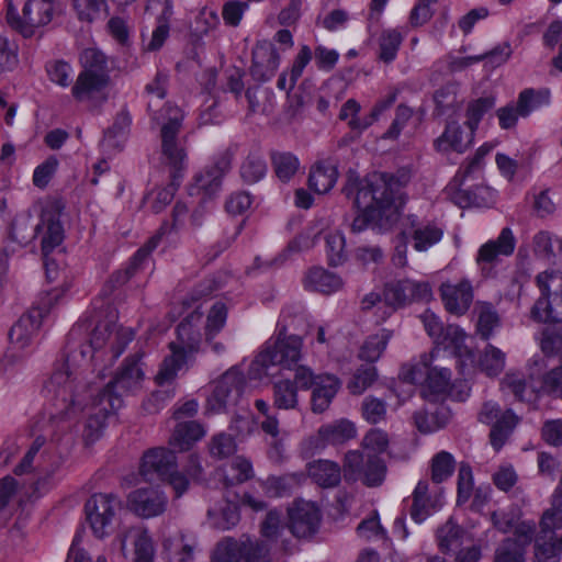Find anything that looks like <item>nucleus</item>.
I'll list each match as a JSON object with an SVG mask.
<instances>
[{
	"mask_svg": "<svg viewBox=\"0 0 562 562\" xmlns=\"http://www.w3.org/2000/svg\"><path fill=\"white\" fill-rule=\"evenodd\" d=\"M244 562H265L269 549L263 541H246L241 542Z\"/></svg>",
	"mask_w": 562,
	"mask_h": 562,
	"instance_id": "nucleus-64",
	"label": "nucleus"
},
{
	"mask_svg": "<svg viewBox=\"0 0 562 562\" xmlns=\"http://www.w3.org/2000/svg\"><path fill=\"white\" fill-rule=\"evenodd\" d=\"M547 368L542 356H533L528 363L529 381L517 372H507L501 381V387L506 393H512L518 401L533 403L538 400L541 392L562 393V364L544 376L543 370Z\"/></svg>",
	"mask_w": 562,
	"mask_h": 562,
	"instance_id": "nucleus-4",
	"label": "nucleus"
},
{
	"mask_svg": "<svg viewBox=\"0 0 562 562\" xmlns=\"http://www.w3.org/2000/svg\"><path fill=\"white\" fill-rule=\"evenodd\" d=\"M340 387L339 380L333 374H318V381L312 392V411L324 413Z\"/></svg>",
	"mask_w": 562,
	"mask_h": 562,
	"instance_id": "nucleus-31",
	"label": "nucleus"
},
{
	"mask_svg": "<svg viewBox=\"0 0 562 562\" xmlns=\"http://www.w3.org/2000/svg\"><path fill=\"white\" fill-rule=\"evenodd\" d=\"M559 311H561L560 306H557L550 297L541 294L531 310V316L537 322H558L562 321V314H559Z\"/></svg>",
	"mask_w": 562,
	"mask_h": 562,
	"instance_id": "nucleus-50",
	"label": "nucleus"
},
{
	"mask_svg": "<svg viewBox=\"0 0 562 562\" xmlns=\"http://www.w3.org/2000/svg\"><path fill=\"white\" fill-rule=\"evenodd\" d=\"M109 85L108 71L82 70L71 88V94L78 102H102L106 99L105 89Z\"/></svg>",
	"mask_w": 562,
	"mask_h": 562,
	"instance_id": "nucleus-20",
	"label": "nucleus"
},
{
	"mask_svg": "<svg viewBox=\"0 0 562 562\" xmlns=\"http://www.w3.org/2000/svg\"><path fill=\"white\" fill-rule=\"evenodd\" d=\"M308 476L322 487L336 486L341 479L340 467L330 460H316L307 465Z\"/></svg>",
	"mask_w": 562,
	"mask_h": 562,
	"instance_id": "nucleus-33",
	"label": "nucleus"
},
{
	"mask_svg": "<svg viewBox=\"0 0 562 562\" xmlns=\"http://www.w3.org/2000/svg\"><path fill=\"white\" fill-rule=\"evenodd\" d=\"M430 296L431 289L428 283H416L411 280H403L389 289V306L398 308L413 301H427Z\"/></svg>",
	"mask_w": 562,
	"mask_h": 562,
	"instance_id": "nucleus-28",
	"label": "nucleus"
},
{
	"mask_svg": "<svg viewBox=\"0 0 562 562\" xmlns=\"http://www.w3.org/2000/svg\"><path fill=\"white\" fill-rule=\"evenodd\" d=\"M272 165L277 177L288 181L299 169V159L291 153H276L272 155Z\"/></svg>",
	"mask_w": 562,
	"mask_h": 562,
	"instance_id": "nucleus-54",
	"label": "nucleus"
},
{
	"mask_svg": "<svg viewBox=\"0 0 562 562\" xmlns=\"http://www.w3.org/2000/svg\"><path fill=\"white\" fill-rule=\"evenodd\" d=\"M476 366L490 378L498 376L506 366V353L498 347L487 344L480 352Z\"/></svg>",
	"mask_w": 562,
	"mask_h": 562,
	"instance_id": "nucleus-39",
	"label": "nucleus"
},
{
	"mask_svg": "<svg viewBox=\"0 0 562 562\" xmlns=\"http://www.w3.org/2000/svg\"><path fill=\"white\" fill-rule=\"evenodd\" d=\"M162 549L173 554L177 562H188L192 560L195 543L192 539H188L183 535L166 538L162 541Z\"/></svg>",
	"mask_w": 562,
	"mask_h": 562,
	"instance_id": "nucleus-47",
	"label": "nucleus"
},
{
	"mask_svg": "<svg viewBox=\"0 0 562 562\" xmlns=\"http://www.w3.org/2000/svg\"><path fill=\"white\" fill-rule=\"evenodd\" d=\"M115 541L124 558L128 557L127 544L134 550V562H153L155 557V544L148 530L144 527H130L117 535Z\"/></svg>",
	"mask_w": 562,
	"mask_h": 562,
	"instance_id": "nucleus-19",
	"label": "nucleus"
},
{
	"mask_svg": "<svg viewBox=\"0 0 562 562\" xmlns=\"http://www.w3.org/2000/svg\"><path fill=\"white\" fill-rule=\"evenodd\" d=\"M415 425L420 432L431 434L443 428L450 419V411L445 406L429 407L416 413Z\"/></svg>",
	"mask_w": 562,
	"mask_h": 562,
	"instance_id": "nucleus-36",
	"label": "nucleus"
},
{
	"mask_svg": "<svg viewBox=\"0 0 562 562\" xmlns=\"http://www.w3.org/2000/svg\"><path fill=\"white\" fill-rule=\"evenodd\" d=\"M454 458L447 451L436 453L431 459L430 472L435 483L446 481L454 471Z\"/></svg>",
	"mask_w": 562,
	"mask_h": 562,
	"instance_id": "nucleus-49",
	"label": "nucleus"
},
{
	"mask_svg": "<svg viewBox=\"0 0 562 562\" xmlns=\"http://www.w3.org/2000/svg\"><path fill=\"white\" fill-rule=\"evenodd\" d=\"M224 170L214 166L195 178V184L199 190L205 194L212 195L221 186V179Z\"/></svg>",
	"mask_w": 562,
	"mask_h": 562,
	"instance_id": "nucleus-59",
	"label": "nucleus"
},
{
	"mask_svg": "<svg viewBox=\"0 0 562 562\" xmlns=\"http://www.w3.org/2000/svg\"><path fill=\"white\" fill-rule=\"evenodd\" d=\"M344 193L348 198L353 196V204L360 212L351 224V231L359 233L371 226L382 234L386 213V175L372 172L360 180L350 172Z\"/></svg>",
	"mask_w": 562,
	"mask_h": 562,
	"instance_id": "nucleus-2",
	"label": "nucleus"
},
{
	"mask_svg": "<svg viewBox=\"0 0 562 562\" xmlns=\"http://www.w3.org/2000/svg\"><path fill=\"white\" fill-rule=\"evenodd\" d=\"M204 436L205 429L199 422L191 420L179 423L173 430L170 445L181 451H187Z\"/></svg>",
	"mask_w": 562,
	"mask_h": 562,
	"instance_id": "nucleus-35",
	"label": "nucleus"
},
{
	"mask_svg": "<svg viewBox=\"0 0 562 562\" xmlns=\"http://www.w3.org/2000/svg\"><path fill=\"white\" fill-rule=\"evenodd\" d=\"M536 282L541 294L550 297L557 306H560L559 314H562V271L546 270L537 276Z\"/></svg>",
	"mask_w": 562,
	"mask_h": 562,
	"instance_id": "nucleus-43",
	"label": "nucleus"
},
{
	"mask_svg": "<svg viewBox=\"0 0 562 562\" xmlns=\"http://www.w3.org/2000/svg\"><path fill=\"white\" fill-rule=\"evenodd\" d=\"M468 336L463 329L456 325H449L445 328L441 339L437 342L443 349L450 350L460 359L473 360L471 349L467 346Z\"/></svg>",
	"mask_w": 562,
	"mask_h": 562,
	"instance_id": "nucleus-38",
	"label": "nucleus"
},
{
	"mask_svg": "<svg viewBox=\"0 0 562 562\" xmlns=\"http://www.w3.org/2000/svg\"><path fill=\"white\" fill-rule=\"evenodd\" d=\"M260 427L266 435L270 436V458L274 461H281L284 458L285 448L278 418L272 415H267V418L261 422Z\"/></svg>",
	"mask_w": 562,
	"mask_h": 562,
	"instance_id": "nucleus-46",
	"label": "nucleus"
},
{
	"mask_svg": "<svg viewBox=\"0 0 562 562\" xmlns=\"http://www.w3.org/2000/svg\"><path fill=\"white\" fill-rule=\"evenodd\" d=\"M476 329L483 339H490L496 329L501 327V318L496 310L488 303H477Z\"/></svg>",
	"mask_w": 562,
	"mask_h": 562,
	"instance_id": "nucleus-45",
	"label": "nucleus"
},
{
	"mask_svg": "<svg viewBox=\"0 0 562 562\" xmlns=\"http://www.w3.org/2000/svg\"><path fill=\"white\" fill-rule=\"evenodd\" d=\"M362 448L368 458L364 483L368 486L380 485L384 477L383 460L380 456L386 451V434L379 428L371 429L363 437Z\"/></svg>",
	"mask_w": 562,
	"mask_h": 562,
	"instance_id": "nucleus-16",
	"label": "nucleus"
},
{
	"mask_svg": "<svg viewBox=\"0 0 562 562\" xmlns=\"http://www.w3.org/2000/svg\"><path fill=\"white\" fill-rule=\"evenodd\" d=\"M108 409H110L109 405L104 406L98 413L88 417L82 432V438L87 446L92 445L101 437L106 418L105 413Z\"/></svg>",
	"mask_w": 562,
	"mask_h": 562,
	"instance_id": "nucleus-56",
	"label": "nucleus"
},
{
	"mask_svg": "<svg viewBox=\"0 0 562 562\" xmlns=\"http://www.w3.org/2000/svg\"><path fill=\"white\" fill-rule=\"evenodd\" d=\"M495 105V99L493 97H485L474 100L469 103L465 111V121L463 125L475 133L481 120Z\"/></svg>",
	"mask_w": 562,
	"mask_h": 562,
	"instance_id": "nucleus-48",
	"label": "nucleus"
},
{
	"mask_svg": "<svg viewBox=\"0 0 562 562\" xmlns=\"http://www.w3.org/2000/svg\"><path fill=\"white\" fill-rule=\"evenodd\" d=\"M244 386L243 373L235 369L227 370L215 381L213 392L207 398V408L217 413L224 411L228 405L236 404Z\"/></svg>",
	"mask_w": 562,
	"mask_h": 562,
	"instance_id": "nucleus-17",
	"label": "nucleus"
},
{
	"mask_svg": "<svg viewBox=\"0 0 562 562\" xmlns=\"http://www.w3.org/2000/svg\"><path fill=\"white\" fill-rule=\"evenodd\" d=\"M306 289L329 294L342 288L344 282L339 276L323 268L310 269L304 278Z\"/></svg>",
	"mask_w": 562,
	"mask_h": 562,
	"instance_id": "nucleus-32",
	"label": "nucleus"
},
{
	"mask_svg": "<svg viewBox=\"0 0 562 562\" xmlns=\"http://www.w3.org/2000/svg\"><path fill=\"white\" fill-rule=\"evenodd\" d=\"M562 529V510L553 506L543 513L540 532L535 540L536 562H560L562 555V536L555 531Z\"/></svg>",
	"mask_w": 562,
	"mask_h": 562,
	"instance_id": "nucleus-8",
	"label": "nucleus"
},
{
	"mask_svg": "<svg viewBox=\"0 0 562 562\" xmlns=\"http://www.w3.org/2000/svg\"><path fill=\"white\" fill-rule=\"evenodd\" d=\"M142 357L143 353L137 352L125 360L116 376L99 393V400H94L95 404H103L106 401L109 408L114 411L121 407V396L142 389L144 381V372L139 364Z\"/></svg>",
	"mask_w": 562,
	"mask_h": 562,
	"instance_id": "nucleus-7",
	"label": "nucleus"
},
{
	"mask_svg": "<svg viewBox=\"0 0 562 562\" xmlns=\"http://www.w3.org/2000/svg\"><path fill=\"white\" fill-rule=\"evenodd\" d=\"M168 503L167 494L154 486L136 488L126 499L128 510L142 519L162 516L167 512Z\"/></svg>",
	"mask_w": 562,
	"mask_h": 562,
	"instance_id": "nucleus-14",
	"label": "nucleus"
},
{
	"mask_svg": "<svg viewBox=\"0 0 562 562\" xmlns=\"http://www.w3.org/2000/svg\"><path fill=\"white\" fill-rule=\"evenodd\" d=\"M440 294L446 310L456 315H463L473 301V288L469 280L442 283Z\"/></svg>",
	"mask_w": 562,
	"mask_h": 562,
	"instance_id": "nucleus-23",
	"label": "nucleus"
},
{
	"mask_svg": "<svg viewBox=\"0 0 562 562\" xmlns=\"http://www.w3.org/2000/svg\"><path fill=\"white\" fill-rule=\"evenodd\" d=\"M516 248V238L509 227H504L497 238L490 239L480 246L475 262L484 274L491 270V266L496 263L501 257H509Z\"/></svg>",
	"mask_w": 562,
	"mask_h": 562,
	"instance_id": "nucleus-18",
	"label": "nucleus"
},
{
	"mask_svg": "<svg viewBox=\"0 0 562 562\" xmlns=\"http://www.w3.org/2000/svg\"><path fill=\"white\" fill-rule=\"evenodd\" d=\"M474 133L456 120L447 123L442 134L435 140V147L440 153H464L472 144Z\"/></svg>",
	"mask_w": 562,
	"mask_h": 562,
	"instance_id": "nucleus-25",
	"label": "nucleus"
},
{
	"mask_svg": "<svg viewBox=\"0 0 562 562\" xmlns=\"http://www.w3.org/2000/svg\"><path fill=\"white\" fill-rule=\"evenodd\" d=\"M550 92L547 89H525L517 98L516 104L522 119L547 108L550 104Z\"/></svg>",
	"mask_w": 562,
	"mask_h": 562,
	"instance_id": "nucleus-41",
	"label": "nucleus"
},
{
	"mask_svg": "<svg viewBox=\"0 0 562 562\" xmlns=\"http://www.w3.org/2000/svg\"><path fill=\"white\" fill-rule=\"evenodd\" d=\"M133 339V331L128 328H116L111 322H100L91 333L90 345L93 349H101L110 345L114 357H119L126 345Z\"/></svg>",
	"mask_w": 562,
	"mask_h": 562,
	"instance_id": "nucleus-21",
	"label": "nucleus"
},
{
	"mask_svg": "<svg viewBox=\"0 0 562 562\" xmlns=\"http://www.w3.org/2000/svg\"><path fill=\"white\" fill-rule=\"evenodd\" d=\"M236 451V443L232 436L218 434L210 442V453L217 459H225Z\"/></svg>",
	"mask_w": 562,
	"mask_h": 562,
	"instance_id": "nucleus-60",
	"label": "nucleus"
},
{
	"mask_svg": "<svg viewBox=\"0 0 562 562\" xmlns=\"http://www.w3.org/2000/svg\"><path fill=\"white\" fill-rule=\"evenodd\" d=\"M121 501L113 494L98 493L88 498L85 504L86 519L97 538H104L117 512Z\"/></svg>",
	"mask_w": 562,
	"mask_h": 562,
	"instance_id": "nucleus-11",
	"label": "nucleus"
},
{
	"mask_svg": "<svg viewBox=\"0 0 562 562\" xmlns=\"http://www.w3.org/2000/svg\"><path fill=\"white\" fill-rule=\"evenodd\" d=\"M303 339L295 335L279 336L273 345L268 346L257 357L256 363L263 368L279 366L293 370L302 358Z\"/></svg>",
	"mask_w": 562,
	"mask_h": 562,
	"instance_id": "nucleus-13",
	"label": "nucleus"
},
{
	"mask_svg": "<svg viewBox=\"0 0 562 562\" xmlns=\"http://www.w3.org/2000/svg\"><path fill=\"white\" fill-rule=\"evenodd\" d=\"M176 468L177 458L175 453L167 448L157 447L144 453L139 472L145 477L151 473H156L164 480Z\"/></svg>",
	"mask_w": 562,
	"mask_h": 562,
	"instance_id": "nucleus-26",
	"label": "nucleus"
},
{
	"mask_svg": "<svg viewBox=\"0 0 562 562\" xmlns=\"http://www.w3.org/2000/svg\"><path fill=\"white\" fill-rule=\"evenodd\" d=\"M169 119L160 130V166L173 182L181 181L188 165L187 148L178 134L183 114L177 106H168Z\"/></svg>",
	"mask_w": 562,
	"mask_h": 562,
	"instance_id": "nucleus-5",
	"label": "nucleus"
},
{
	"mask_svg": "<svg viewBox=\"0 0 562 562\" xmlns=\"http://www.w3.org/2000/svg\"><path fill=\"white\" fill-rule=\"evenodd\" d=\"M338 178L336 166L329 162H318L312 167L308 186L318 194L327 193L333 189Z\"/></svg>",
	"mask_w": 562,
	"mask_h": 562,
	"instance_id": "nucleus-37",
	"label": "nucleus"
},
{
	"mask_svg": "<svg viewBox=\"0 0 562 562\" xmlns=\"http://www.w3.org/2000/svg\"><path fill=\"white\" fill-rule=\"evenodd\" d=\"M202 319L203 313L196 308L178 325L177 340L169 342L170 353L164 358L155 375V382L158 385L172 384L178 372L188 368L193 361L200 350Z\"/></svg>",
	"mask_w": 562,
	"mask_h": 562,
	"instance_id": "nucleus-3",
	"label": "nucleus"
},
{
	"mask_svg": "<svg viewBox=\"0 0 562 562\" xmlns=\"http://www.w3.org/2000/svg\"><path fill=\"white\" fill-rule=\"evenodd\" d=\"M326 252L330 265H339L345 259L346 240L342 232L328 231L325 235Z\"/></svg>",
	"mask_w": 562,
	"mask_h": 562,
	"instance_id": "nucleus-53",
	"label": "nucleus"
},
{
	"mask_svg": "<svg viewBox=\"0 0 562 562\" xmlns=\"http://www.w3.org/2000/svg\"><path fill=\"white\" fill-rule=\"evenodd\" d=\"M49 386L65 404L68 403L64 409L52 417V422L58 426L72 420L78 411L86 405V398L81 393H74V380L70 379L68 369L56 371L50 378Z\"/></svg>",
	"mask_w": 562,
	"mask_h": 562,
	"instance_id": "nucleus-15",
	"label": "nucleus"
},
{
	"mask_svg": "<svg viewBox=\"0 0 562 562\" xmlns=\"http://www.w3.org/2000/svg\"><path fill=\"white\" fill-rule=\"evenodd\" d=\"M241 542L225 539L217 543L212 555V562H239L241 561Z\"/></svg>",
	"mask_w": 562,
	"mask_h": 562,
	"instance_id": "nucleus-55",
	"label": "nucleus"
},
{
	"mask_svg": "<svg viewBox=\"0 0 562 562\" xmlns=\"http://www.w3.org/2000/svg\"><path fill=\"white\" fill-rule=\"evenodd\" d=\"M477 418L481 423L491 426V445L496 451L505 445L519 423V417L512 409L504 411L494 401L483 404Z\"/></svg>",
	"mask_w": 562,
	"mask_h": 562,
	"instance_id": "nucleus-12",
	"label": "nucleus"
},
{
	"mask_svg": "<svg viewBox=\"0 0 562 562\" xmlns=\"http://www.w3.org/2000/svg\"><path fill=\"white\" fill-rule=\"evenodd\" d=\"M19 15L10 5L7 12L8 24L24 37H31L36 30L47 25L55 13V0H29Z\"/></svg>",
	"mask_w": 562,
	"mask_h": 562,
	"instance_id": "nucleus-9",
	"label": "nucleus"
},
{
	"mask_svg": "<svg viewBox=\"0 0 562 562\" xmlns=\"http://www.w3.org/2000/svg\"><path fill=\"white\" fill-rule=\"evenodd\" d=\"M395 233L401 239L395 246L393 262L403 267L406 265L407 234H412L413 247L416 251H427L437 245L443 237V228L437 223L428 222L416 225L414 215L398 216L394 223L389 224V231Z\"/></svg>",
	"mask_w": 562,
	"mask_h": 562,
	"instance_id": "nucleus-6",
	"label": "nucleus"
},
{
	"mask_svg": "<svg viewBox=\"0 0 562 562\" xmlns=\"http://www.w3.org/2000/svg\"><path fill=\"white\" fill-rule=\"evenodd\" d=\"M550 323L544 327L540 338V348L547 355H553L562 348L561 321Z\"/></svg>",
	"mask_w": 562,
	"mask_h": 562,
	"instance_id": "nucleus-52",
	"label": "nucleus"
},
{
	"mask_svg": "<svg viewBox=\"0 0 562 562\" xmlns=\"http://www.w3.org/2000/svg\"><path fill=\"white\" fill-rule=\"evenodd\" d=\"M273 406L278 409H296L299 407L297 386L290 379L273 383Z\"/></svg>",
	"mask_w": 562,
	"mask_h": 562,
	"instance_id": "nucleus-44",
	"label": "nucleus"
},
{
	"mask_svg": "<svg viewBox=\"0 0 562 562\" xmlns=\"http://www.w3.org/2000/svg\"><path fill=\"white\" fill-rule=\"evenodd\" d=\"M283 531L281 515L277 510H270L261 524V536L267 541H277Z\"/></svg>",
	"mask_w": 562,
	"mask_h": 562,
	"instance_id": "nucleus-62",
	"label": "nucleus"
},
{
	"mask_svg": "<svg viewBox=\"0 0 562 562\" xmlns=\"http://www.w3.org/2000/svg\"><path fill=\"white\" fill-rule=\"evenodd\" d=\"M289 518L292 533L297 538H307L316 531L321 515L313 503L300 501L290 508Z\"/></svg>",
	"mask_w": 562,
	"mask_h": 562,
	"instance_id": "nucleus-22",
	"label": "nucleus"
},
{
	"mask_svg": "<svg viewBox=\"0 0 562 562\" xmlns=\"http://www.w3.org/2000/svg\"><path fill=\"white\" fill-rule=\"evenodd\" d=\"M267 171V166L263 159L255 156H249L241 166V177L249 183H255L263 178Z\"/></svg>",
	"mask_w": 562,
	"mask_h": 562,
	"instance_id": "nucleus-61",
	"label": "nucleus"
},
{
	"mask_svg": "<svg viewBox=\"0 0 562 562\" xmlns=\"http://www.w3.org/2000/svg\"><path fill=\"white\" fill-rule=\"evenodd\" d=\"M302 476L289 474L283 476H271L266 481V490L271 496H283L301 483Z\"/></svg>",
	"mask_w": 562,
	"mask_h": 562,
	"instance_id": "nucleus-57",
	"label": "nucleus"
},
{
	"mask_svg": "<svg viewBox=\"0 0 562 562\" xmlns=\"http://www.w3.org/2000/svg\"><path fill=\"white\" fill-rule=\"evenodd\" d=\"M492 521L494 526L503 532H508L513 529L516 538L512 540L520 546L522 551H525V547L531 542L535 533V524L532 521H519L517 517H508V515L503 512L493 513Z\"/></svg>",
	"mask_w": 562,
	"mask_h": 562,
	"instance_id": "nucleus-30",
	"label": "nucleus"
},
{
	"mask_svg": "<svg viewBox=\"0 0 562 562\" xmlns=\"http://www.w3.org/2000/svg\"><path fill=\"white\" fill-rule=\"evenodd\" d=\"M443 499L440 492H429V484L426 481H419L413 493V504L411 517L417 522H424L430 515L442 507Z\"/></svg>",
	"mask_w": 562,
	"mask_h": 562,
	"instance_id": "nucleus-24",
	"label": "nucleus"
},
{
	"mask_svg": "<svg viewBox=\"0 0 562 562\" xmlns=\"http://www.w3.org/2000/svg\"><path fill=\"white\" fill-rule=\"evenodd\" d=\"M495 562H524V551L515 541L507 539L496 550Z\"/></svg>",
	"mask_w": 562,
	"mask_h": 562,
	"instance_id": "nucleus-63",
	"label": "nucleus"
},
{
	"mask_svg": "<svg viewBox=\"0 0 562 562\" xmlns=\"http://www.w3.org/2000/svg\"><path fill=\"white\" fill-rule=\"evenodd\" d=\"M412 169L408 166L397 168L389 175V224L393 221L392 214L400 215V211L407 201V187L412 180Z\"/></svg>",
	"mask_w": 562,
	"mask_h": 562,
	"instance_id": "nucleus-27",
	"label": "nucleus"
},
{
	"mask_svg": "<svg viewBox=\"0 0 562 562\" xmlns=\"http://www.w3.org/2000/svg\"><path fill=\"white\" fill-rule=\"evenodd\" d=\"M226 316L227 310L223 303L217 302L212 306L205 324V338L207 341H211L213 336L223 328Z\"/></svg>",
	"mask_w": 562,
	"mask_h": 562,
	"instance_id": "nucleus-58",
	"label": "nucleus"
},
{
	"mask_svg": "<svg viewBox=\"0 0 562 562\" xmlns=\"http://www.w3.org/2000/svg\"><path fill=\"white\" fill-rule=\"evenodd\" d=\"M44 229L42 238V254L46 259L48 254L59 246L64 239V228L59 218L52 213H44L42 217Z\"/></svg>",
	"mask_w": 562,
	"mask_h": 562,
	"instance_id": "nucleus-42",
	"label": "nucleus"
},
{
	"mask_svg": "<svg viewBox=\"0 0 562 562\" xmlns=\"http://www.w3.org/2000/svg\"><path fill=\"white\" fill-rule=\"evenodd\" d=\"M279 66V54L272 44L263 42L256 45L252 52L251 76L259 81L270 79Z\"/></svg>",
	"mask_w": 562,
	"mask_h": 562,
	"instance_id": "nucleus-29",
	"label": "nucleus"
},
{
	"mask_svg": "<svg viewBox=\"0 0 562 562\" xmlns=\"http://www.w3.org/2000/svg\"><path fill=\"white\" fill-rule=\"evenodd\" d=\"M319 438L330 445H341L356 438L357 428L348 419H339L324 425L318 430Z\"/></svg>",
	"mask_w": 562,
	"mask_h": 562,
	"instance_id": "nucleus-40",
	"label": "nucleus"
},
{
	"mask_svg": "<svg viewBox=\"0 0 562 562\" xmlns=\"http://www.w3.org/2000/svg\"><path fill=\"white\" fill-rule=\"evenodd\" d=\"M435 353H424L418 363L404 364L401 368L398 379L405 389L403 393L411 396L417 383L423 384V396L428 401H439L450 397L453 401L463 402L470 395V389L465 383H451L449 369L432 366Z\"/></svg>",
	"mask_w": 562,
	"mask_h": 562,
	"instance_id": "nucleus-1",
	"label": "nucleus"
},
{
	"mask_svg": "<svg viewBox=\"0 0 562 562\" xmlns=\"http://www.w3.org/2000/svg\"><path fill=\"white\" fill-rule=\"evenodd\" d=\"M437 538L441 550L446 552H457L463 544L473 541V536L458 527L452 520H448L438 529Z\"/></svg>",
	"mask_w": 562,
	"mask_h": 562,
	"instance_id": "nucleus-34",
	"label": "nucleus"
},
{
	"mask_svg": "<svg viewBox=\"0 0 562 562\" xmlns=\"http://www.w3.org/2000/svg\"><path fill=\"white\" fill-rule=\"evenodd\" d=\"M150 2L151 3L162 2L165 5L164 10H162V14H161L162 20L160 21L159 25L154 30V32L151 34V38L146 46L147 50L154 52V50L159 49L164 45L166 38L169 35V26L166 23V20L171 14L172 4H171V0H150Z\"/></svg>",
	"mask_w": 562,
	"mask_h": 562,
	"instance_id": "nucleus-51",
	"label": "nucleus"
},
{
	"mask_svg": "<svg viewBox=\"0 0 562 562\" xmlns=\"http://www.w3.org/2000/svg\"><path fill=\"white\" fill-rule=\"evenodd\" d=\"M59 296L60 293L56 290L41 295L29 312L12 326L9 333L10 341L20 348L25 347Z\"/></svg>",
	"mask_w": 562,
	"mask_h": 562,
	"instance_id": "nucleus-10",
	"label": "nucleus"
}]
</instances>
